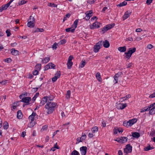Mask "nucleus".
<instances>
[{
	"label": "nucleus",
	"mask_w": 155,
	"mask_h": 155,
	"mask_svg": "<svg viewBox=\"0 0 155 155\" xmlns=\"http://www.w3.org/2000/svg\"><path fill=\"white\" fill-rule=\"evenodd\" d=\"M17 117L18 119H21L22 117V114L20 110H19L17 113Z\"/></svg>",
	"instance_id": "obj_28"
},
{
	"label": "nucleus",
	"mask_w": 155,
	"mask_h": 155,
	"mask_svg": "<svg viewBox=\"0 0 155 155\" xmlns=\"http://www.w3.org/2000/svg\"><path fill=\"white\" fill-rule=\"evenodd\" d=\"M46 98L44 97L42 98V100L40 102V105L42 106L45 104V103H47V99Z\"/></svg>",
	"instance_id": "obj_19"
},
{
	"label": "nucleus",
	"mask_w": 155,
	"mask_h": 155,
	"mask_svg": "<svg viewBox=\"0 0 155 155\" xmlns=\"http://www.w3.org/2000/svg\"><path fill=\"white\" fill-rule=\"evenodd\" d=\"M50 60L49 57H45L43 60H42L43 63H46L48 62Z\"/></svg>",
	"instance_id": "obj_29"
},
{
	"label": "nucleus",
	"mask_w": 155,
	"mask_h": 155,
	"mask_svg": "<svg viewBox=\"0 0 155 155\" xmlns=\"http://www.w3.org/2000/svg\"><path fill=\"white\" fill-rule=\"evenodd\" d=\"M28 23L27 25L30 28H33L35 26L34 22H31V21H28Z\"/></svg>",
	"instance_id": "obj_23"
},
{
	"label": "nucleus",
	"mask_w": 155,
	"mask_h": 155,
	"mask_svg": "<svg viewBox=\"0 0 155 155\" xmlns=\"http://www.w3.org/2000/svg\"><path fill=\"white\" fill-rule=\"evenodd\" d=\"M60 76H61V72H60V71H57V72L55 74L54 76L56 77V78L58 79V78H60Z\"/></svg>",
	"instance_id": "obj_36"
},
{
	"label": "nucleus",
	"mask_w": 155,
	"mask_h": 155,
	"mask_svg": "<svg viewBox=\"0 0 155 155\" xmlns=\"http://www.w3.org/2000/svg\"><path fill=\"white\" fill-rule=\"evenodd\" d=\"M51 64H48L46 65L44 67V70L45 71H46L48 69H50V66Z\"/></svg>",
	"instance_id": "obj_42"
},
{
	"label": "nucleus",
	"mask_w": 155,
	"mask_h": 155,
	"mask_svg": "<svg viewBox=\"0 0 155 155\" xmlns=\"http://www.w3.org/2000/svg\"><path fill=\"white\" fill-rule=\"evenodd\" d=\"M26 3V2L24 0H22L18 3V5H21Z\"/></svg>",
	"instance_id": "obj_53"
},
{
	"label": "nucleus",
	"mask_w": 155,
	"mask_h": 155,
	"mask_svg": "<svg viewBox=\"0 0 155 155\" xmlns=\"http://www.w3.org/2000/svg\"><path fill=\"white\" fill-rule=\"evenodd\" d=\"M121 138V143H124L127 142L128 138L126 137H120Z\"/></svg>",
	"instance_id": "obj_25"
},
{
	"label": "nucleus",
	"mask_w": 155,
	"mask_h": 155,
	"mask_svg": "<svg viewBox=\"0 0 155 155\" xmlns=\"http://www.w3.org/2000/svg\"><path fill=\"white\" fill-rule=\"evenodd\" d=\"M131 97V95L130 94H128V95H126L125 96L121 98L120 99V101H121V102H123V101L126 100L127 98H130Z\"/></svg>",
	"instance_id": "obj_21"
},
{
	"label": "nucleus",
	"mask_w": 155,
	"mask_h": 155,
	"mask_svg": "<svg viewBox=\"0 0 155 155\" xmlns=\"http://www.w3.org/2000/svg\"><path fill=\"white\" fill-rule=\"evenodd\" d=\"M8 127V124L7 122H5V125H3V128L4 129H7Z\"/></svg>",
	"instance_id": "obj_45"
},
{
	"label": "nucleus",
	"mask_w": 155,
	"mask_h": 155,
	"mask_svg": "<svg viewBox=\"0 0 155 155\" xmlns=\"http://www.w3.org/2000/svg\"><path fill=\"white\" fill-rule=\"evenodd\" d=\"M92 14L93 12L92 10L87 11L85 13L86 15L89 16L90 17H91L92 16Z\"/></svg>",
	"instance_id": "obj_30"
},
{
	"label": "nucleus",
	"mask_w": 155,
	"mask_h": 155,
	"mask_svg": "<svg viewBox=\"0 0 155 155\" xmlns=\"http://www.w3.org/2000/svg\"><path fill=\"white\" fill-rule=\"evenodd\" d=\"M118 50L120 52H124L126 51V47L125 46L120 47L118 48Z\"/></svg>",
	"instance_id": "obj_20"
},
{
	"label": "nucleus",
	"mask_w": 155,
	"mask_h": 155,
	"mask_svg": "<svg viewBox=\"0 0 155 155\" xmlns=\"http://www.w3.org/2000/svg\"><path fill=\"white\" fill-rule=\"evenodd\" d=\"M37 114L36 113H35L34 112H33L32 113V114L30 115L29 117L28 118L29 120H31V121H32L34 120V117Z\"/></svg>",
	"instance_id": "obj_17"
},
{
	"label": "nucleus",
	"mask_w": 155,
	"mask_h": 155,
	"mask_svg": "<svg viewBox=\"0 0 155 155\" xmlns=\"http://www.w3.org/2000/svg\"><path fill=\"white\" fill-rule=\"evenodd\" d=\"M48 5L49 6L53 7H56L57 6V5L55 4L54 3H48Z\"/></svg>",
	"instance_id": "obj_44"
},
{
	"label": "nucleus",
	"mask_w": 155,
	"mask_h": 155,
	"mask_svg": "<svg viewBox=\"0 0 155 155\" xmlns=\"http://www.w3.org/2000/svg\"><path fill=\"white\" fill-rule=\"evenodd\" d=\"M137 120L136 119H134L130 120L127 123H129V126H131L132 125L136 123Z\"/></svg>",
	"instance_id": "obj_15"
},
{
	"label": "nucleus",
	"mask_w": 155,
	"mask_h": 155,
	"mask_svg": "<svg viewBox=\"0 0 155 155\" xmlns=\"http://www.w3.org/2000/svg\"><path fill=\"white\" fill-rule=\"evenodd\" d=\"M58 45V43L55 42L53 45L52 46V48L53 49H56L57 48V46Z\"/></svg>",
	"instance_id": "obj_46"
},
{
	"label": "nucleus",
	"mask_w": 155,
	"mask_h": 155,
	"mask_svg": "<svg viewBox=\"0 0 155 155\" xmlns=\"http://www.w3.org/2000/svg\"><path fill=\"white\" fill-rule=\"evenodd\" d=\"M49 64H51L50 65V68H55V65L52 63H49Z\"/></svg>",
	"instance_id": "obj_56"
},
{
	"label": "nucleus",
	"mask_w": 155,
	"mask_h": 155,
	"mask_svg": "<svg viewBox=\"0 0 155 155\" xmlns=\"http://www.w3.org/2000/svg\"><path fill=\"white\" fill-rule=\"evenodd\" d=\"M151 109L149 111V114L150 115H153L155 114V103L150 104Z\"/></svg>",
	"instance_id": "obj_6"
},
{
	"label": "nucleus",
	"mask_w": 155,
	"mask_h": 155,
	"mask_svg": "<svg viewBox=\"0 0 155 155\" xmlns=\"http://www.w3.org/2000/svg\"><path fill=\"white\" fill-rule=\"evenodd\" d=\"M155 97V93H154L153 94L150 95L149 96L150 98H153Z\"/></svg>",
	"instance_id": "obj_62"
},
{
	"label": "nucleus",
	"mask_w": 155,
	"mask_h": 155,
	"mask_svg": "<svg viewBox=\"0 0 155 155\" xmlns=\"http://www.w3.org/2000/svg\"><path fill=\"white\" fill-rule=\"evenodd\" d=\"M9 5H9V4H8V3L6 4L3 5L0 8V12H2L3 10L7 9Z\"/></svg>",
	"instance_id": "obj_14"
},
{
	"label": "nucleus",
	"mask_w": 155,
	"mask_h": 155,
	"mask_svg": "<svg viewBox=\"0 0 155 155\" xmlns=\"http://www.w3.org/2000/svg\"><path fill=\"white\" fill-rule=\"evenodd\" d=\"M48 128V126L46 125H44V126H43L42 127V128L41 129V130H46Z\"/></svg>",
	"instance_id": "obj_57"
},
{
	"label": "nucleus",
	"mask_w": 155,
	"mask_h": 155,
	"mask_svg": "<svg viewBox=\"0 0 155 155\" xmlns=\"http://www.w3.org/2000/svg\"><path fill=\"white\" fill-rule=\"evenodd\" d=\"M79 153L76 150H73L71 153V155H79Z\"/></svg>",
	"instance_id": "obj_38"
},
{
	"label": "nucleus",
	"mask_w": 155,
	"mask_h": 155,
	"mask_svg": "<svg viewBox=\"0 0 155 155\" xmlns=\"http://www.w3.org/2000/svg\"><path fill=\"white\" fill-rule=\"evenodd\" d=\"M98 22H94L92 25L90 26V28L91 29H93L96 28L100 27V25H98Z\"/></svg>",
	"instance_id": "obj_10"
},
{
	"label": "nucleus",
	"mask_w": 155,
	"mask_h": 155,
	"mask_svg": "<svg viewBox=\"0 0 155 155\" xmlns=\"http://www.w3.org/2000/svg\"><path fill=\"white\" fill-rule=\"evenodd\" d=\"M86 64V62L85 61H82L80 65V67L81 68H83L84 66Z\"/></svg>",
	"instance_id": "obj_37"
},
{
	"label": "nucleus",
	"mask_w": 155,
	"mask_h": 155,
	"mask_svg": "<svg viewBox=\"0 0 155 155\" xmlns=\"http://www.w3.org/2000/svg\"><path fill=\"white\" fill-rule=\"evenodd\" d=\"M122 73L121 72H118L117 74H116L114 77V81H115V83H117L118 81V78L120 77L121 75L122 74Z\"/></svg>",
	"instance_id": "obj_11"
},
{
	"label": "nucleus",
	"mask_w": 155,
	"mask_h": 155,
	"mask_svg": "<svg viewBox=\"0 0 155 155\" xmlns=\"http://www.w3.org/2000/svg\"><path fill=\"white\" fill-rule=\"evenodd\" d=\"M127 3L125 1H124L122 2L121 3H120V4H118L117 5V7H122L126 5H127Z\"/></svg>",
	"instance_id": "obj_33"
},
{
	"label": "nucleus",
	"mask_w": 155,
	"mask_h": 155,
	"mask_svg": "<svg viewBox=\"0 0 155 155\" xmlns=\"http://www.w3.org/2000/svg\"><path fill=\"white\" fill-rule=\"evenodd\" d=\"M143 108L144 109V110H145V111H147L149 110L150 111V110L151 109L150 105L149 106H147L144 107Z\"/></svg>",
	"instance_id": "obj_47"
},
{
	"label": "nucleus",
	"mask_w": 155,
	"mask_h": 155,
	"mask_svg": "<svg viewBox=\"0 0 155 155\" xmlns=\"http://www.w3.org/2000/svg\"><path fill=\"white\" fill-rule=\"evenodd\" d=\"M86 137V135L84 134L80 138V140H81L82 141L85 140Z\"/></svg>",
	"instance_id": "obj_49"
},
{
	"label": "nucleus",
	"mask_w": 155,
	"mask_h": 155,
	"mask_svg": "<svg viewBox=\"0 0 155 155\" xmlns=\"http://www.w3.org/2000/svg\"><path fill=\"white\" fill-rule=\"evenodd\" d=\"M31 101V98L30 97H26L24 98H23L22 99L20 100L21 102H23L26 103V104H29V102Z\"/></svg>",
	"instance_id": "obj_7"
},
{
	"label": "nucleus",
	"mask_w": 155,
	"mask_h": 155,
	"mask_svg": "<svg viewBox=\"0 0 155 155\" xmlns=\"http://www.w3.org/2000/svg\"><path fill=\"white\" fill-rule=\"evenodd\" d=\"M127 106V104L119 103L117 106V108L119 109L122 110Z\"/></svg>",
	"instance_id": "obj_12"
},
{
	"label": "nucleus",
	"mask_w": 155,
	"mask_h": 155,
	"mask_svg": "<svg viewBox=\"0 0 155 155\" xmlns=\"http://www.w3.org/2000/svg\"><path fill=\"white\" fill-rule=\"evenodd\" d=\"M129 50L127 52L125 53V54H126L125 57L128 59H129L132 54L135 52L136 48H130L129 49Z\"/></svg>",
	"instance_id": "obj_2"
},
{
	"label": "nucleus",
	"mask_w": 155,
	"mask_h": 155,
	"mask_svg": "<svg viewBox=\"0 0 155 155\" xmlns=\"http://www.w3.org/2000/svg\"><path fill=\"white\" fill-rule=\"evenodd\" d=\"M41 64H37L35 67V69L39 71L41 69Z\"/></svg>",
	"instance_id": "obj_27"
},
{
	"label": "nucleus",
	"mask_w": 155,
	"mask_h": 155,
	"mask_svg": "<svg viewBox=\"0 0 155 155\" xmlns=\"http://www.w3.org/2000/svg\"><path fill=\"white\" fill-rule=\"evenodd\" d=\"M66 42V41L65 39H63L61 40L59 42L60 45H63Z\"/></svg>",
	"instance_id": "obj_48"
},
{
	"label": "nucleus",
	"mask_w": 155,
	"mask_h": 155,
	"mask_svg": "<svg viewBox=\"0 0 155 155\" xmlns=\"http://www.w3.org/2000/svg\"><path fill=\"white\" fill-rule=\"evenodd\" d=\"M152 0H147L146 1V4L148 5H149L150 4V3L152 2Z\"/></svg>",
	"instance_id": "obj_58"
},
{
	"label": "nucleus",
	"mask_w": 155,
	"mask_h": 155,
	"mask_svg": "<svg viewBox=\"0 0 155 155\" xmlns=\"http://www.w3.org/2000/svg\"><path fill=\"white\" fill-rule=\"evenodd\" d=\"M153 47V46L151 44H149L147 46V48L149 49H151Z\"/></svg>",
	"instance_id": "obj_63"
},
{
	"label": "nucleus",
	"mask_w": 155,
	"mask_h": 155,
	"mask_svg": "<svg viewBox=\"0 0 155 155\" xmlns=\"http://www.w3.org/2000/svg\"><path fill=\"white\" fill-rule=\"evenodd\" d=\"M94 136V135L92 133H89L88 134V136L90 138H92Z\"/></svg>",
	"instance_id": "obj_60"
},
{
	"label": "nucleus",
	"mask_w": 155,
	"mask_h": 155,
	"mask_svg": "<svg viewBox=\"0 0 155 155\" xmlns=\"http://www.w3.org/2000/svg\"><path fill=\"white\" fill-rule=\"evenodd\" d=\"M87 148L86 147L83 146L80 148L81 154L82 155H85L87 150Z\"/></svg>",
	"instance_id": "obj_9"
},
{
	"label": "nucleus",
	"mask_w": 155,
	"mask_h": 155,
	"mask_svg": "<svg viewBox=\"0 0 155 155\" xmlns=\"http://www.w3.org/2000/svg\"><path fill=\"white\" fill-rule=\"evenodd\" d=\"M96 77L98 81L101 82L102 80L99 72H97L96 74Z\"/></svg>",
	"instance_id": "obj_22"
},
{
	"label": "nucleus",
	"mask_w": 155,
	"mask_h": 155,
	"mask_svg": "<svg viewBox=\"0 0 155 155\" xmlns=\"http://www.w3.org/2000/svg\"><path fill=\"white\" fill-rule=\"evenodd\" d=\"M12 61V59L10 58H6L5 60V61L8 63H9Z\"/></svg>",
	"instance_id": "obj_50"
},
{
	"label": "nucleus",
	"mask_w": 155,
	"mask_h": 155,
	"mask_svg": "<svg viewBox=\"0 0 155 155\" xmlns=\"http://www.w3.org/2000/svg\"><path fill=\"white\" fill-rule=\"evenodd\" d=\"M36 123L34 120L31 121V122L28 124V126L29 127H32Z\"/></svg>",
	"instance_id": "obj_26"
},
{
	"label": "nucleus",
	"mask_w": 155,
	"mask_h": 155,
	"mask_svg": "<svg viewBox=\"0 0 155 155\" xmlns=\"http://www.w3.org/2000/svg\"><path fill=\"white\" fill-rule=\"evenodd\" d=\"M90 18V17L89 16L86 15V16L84 18V19H85L86 20H88Z\"/></svg>",
	"instance_id": "obj_64"
},
{
	"label": "nucleus",
	"mask_w": 155,
	"mask_h": 155,
	"mask_svg": "<svg viewBox=\"0 0 155 155\" xmlns=\"http://www.w3.org/2000/svg\"><path fill=\"white\" fill-rule=\"evenodd\" d=\"M71 95V91L70 90H68L67 91V93L66 94L65 97L67 99H69Z\"/></svg>",
	"instance_id": "obj_35"
},
{
	"label": "nucleus",
	"mask_w": 155,
	"mask_h": 155,
	"mask_svg": "<svg viewBox=\"0 0 155 155\" xmlns=\"http://www.w3.org/2000/svg\"><path fill=\"white\" fill-rule=\"evenodd\" d=\"M132 150V147L129 144H127L124 149V152L127 154L130 153Z\"/></svg>",
	"instance_id": "obj_5"
},
{
	"label": "nucleus",
	"mask_w": 155,
	"mask_h": 155,
	"mask_svg": "<svg viewBox=\"0 0 155 155\" xmlns=\"http://www.w3.org/2000/svg\"><path fill=\"white\" fill-rule=\"evenodd\" d=\"M11 51L12 54L13 55L17 56L18 54L19 51L14 48L11 49Z\"/></svg>",
	"instance_id": "obj_16"
},
{
	"label": "nucleus",
	"mask_w": 155,
	"mask_h": 155,
	"mask_svg": "<svg viewBox=\"0 0 155 155\" xmlns=\"http://www.w3.org/2000/svg\"><path fill=\"white\" fill-rule=\"evenodd\" d=\"M102 43V41H100L94 46V51L95 53L98 52L101 46V44Z\"/></svg>",
	"instance_id": "obj_3"
},
{
	"label": "nucleus",
	"mask_w": 155,
	"mask_h": 155,
	"mask_svg": "<svg viewBox=\"0 0 155 155\" xmlns=\"http://www.w3.org/2000/svg\"><path fill=\"white\" fill-rule=\"evenodd\" d=\"M39 73V71L35 70L33 72V74L34 75H36L38 74Z\"/></svg>",
	"instance_id": "obj_52"
},
{
	"label": "nucleus",
	"mask_w": 155,
	"mask_h": 155,
	"mask_svg": "<svg viewBox=\"0 0 155 155\" xmlns=\"http://www.w3.org/2000/svg\"><path fill=\"white\" fill-rule=\"evenodd\" d=\"M44 31V30L43 28H37L36 30L37 32H43Z\"/></svg>",
	"instance_id": "obj_55"
},
{
	"label": "nucleus",
	"mask_w": 155,
	"mask_h": 155,
	"mask_svg": "<svg viewBox=\"0 0 155 155\" xmlns=\"http://www.w3.org/2000/svg\"><path fill=\"white\" fill-rule=\"evenodd\" d=\"M114 25L115 24L114 23L110 24L107 25L108 27V28L109 29H110L113 28V27H114Z\"/></svg>",
	"instance_id": "obj_39"
},
{
	"label": "nucleus",
	"mask_w": 155,
	"mask_h": 155,
	"mask_svg": "<svg viewBox=\"0 0 155 155\" xmlns=\"http://www.w3.org/2000/svg\"><path fill=\"white\" fill-rule=\"evenodd\" d=\"M78 21V19H76L74 21L73 24L72 25V27H74V29H75V28H76L77 27Z\"/></svg>",
	"instance_id": "obj_31"
},
{
	"label": "nucleus",
	"mask_w": 155,
	"mask_h": 155,
	"mask_svg": "<svg viewBox=\"0 0 155 155\" xmlns=\"http://www.w3.org/2000/svg\"><path fill=\"white\" fill-rule=\"evenodd\" d=\"M150 135L152 137L155 136V130L153 131L151 133H150Z\"/></svg>",
	"instance_id": "obj_61"
},
{
	"label": "nucleus",
	"mask_w": 155,
	"mask_h": 155,
	"mask_svg": "<svg viewBox=\"0 0 155 155\" xmlns=\"http://www.w3.org/2000/svg\"><path fill=\"white\" fill-rule=\"evenodd\" d=\"M57 107V103L48 101L45 106V109L47 110V113L48 114H52Z\"/></svg>",
	"instance_id": "obj_1"
},
{
	"label": "nucleus",
	"mask_w": 155,
	"mask_h": 155,
	"mask_svg": "<svg viewBox=\"0 0 155 155\" xmlns=\"http://www.w3.org/2000/svg\"><path fill=\"white\" fill-rule=\"evenodd\" d=\"M131 12H130V11H126L122 17L123 20H124L129 17L131 15Z\"/></svg>",
	"instance_id": "obj_8"
},
{
	"label": "nucleus",
	"mask_w": 155,
	"mask_h": 155,
	"mask_svg": "<svg viewBox=\"0 0 155 155\" xmlns=\"http://www.w3.org/2000/svg\"><path fill=\"white\" fill-rule=\"evenodd\" d=\"M109 29L108 28V27L107 25L105 26L103 29H102V31H103V33L104 34L105 32L106 31H107L109 30Z\"/></svg>",
	"instance_id": "obj_40"
},
{
	"label": "nucleus",
	"mask_w": 155,
	"mask_h": 155,
	"mask_svg": "<svg viewBox=\"0 0 155 155\" xmlns=\"http://www.w3.org/2000/svg\"><path fill=\"white\" fill-rule=\"evenodd\" d=\"M123 131L122 130H119L118 129H114V132L115 134H117L118 132L119 133H122L123 132Z\"/></svg>",
	"instance_id": "obj_43"
},
{
	"label": "nucleus",
	"mask_w": 155,
	"mask_h": 155,
	"mask_svg": "<svg viewBox=\"0 0 155 155\" xmlns=\"http://www.w3.org/2000/svg\"><path fill=\"white\" fill-rule=\"evenodd\" d=\"M132 136L134 137L138 138L140 137V134L139 133L137 132H134L132 133Z\"/></svg>",
	"instance_id": "obj_24"
},
{
	"label": "nucleus",
	"mask_w": 155,
	"mask_h": 155,
	"mask_svg": "<svg viewBox=\"0 0 155 155\" xmlns=\"http://www.w3.org/2000/svg\"><path fill=\"white\" fill-rule=\"evenodd\" d=\"M45 97L46 98V99H47V102L48 101L51 102L54 98V97L53 95H49Z\"/></svg>",
	"instance_id": "obj_18"
},
{
	"label": "nucleus",
	"mask_w": 155,
	"mask_h": 155,
	"mask_svg": "<svg viewBox=\"0 0 155 155\" xmlns=\"http://www.w3.org/2000/svg\"><path fill=\"white\" fill-rule=\"evenodd\" d=\"M73 58L74 57L72 55H71L69 57L67 64L68 69H70L73 64V63L72 61V60Z\"/></svg>",
	"instance_id": "obj_4"
},
{
	"label": "nucleus",
	"mask_w": 155,
	"mask_h": 155,
	"mask_svg": "<svg viewBox=\"0 0 155 155\" xmlns=\"http://www.w3.org/2000/svg\"><path fill=\"white\" fill-rule=\"evenodd\" d=\"M98 130V127L97 126L93 127L91 129V131L92 133H95Z\"/></svg>",
	"instance_id": "obj_32"
},
{
	"label": "nucleus",
	"mask_w": 155,
	"mask_h": 155,
	"mask_svg": "<svg viewBox=\"0 0 155 155\" xmlns=\"http://www.w3.org/2000/svg\"><path fill=\"white\" fill-rule=\"evenodd\" d=\"M58 79L55 76H54V77L52 78V81H53V82H54L56 81Z\"/></svg>",
	"instance_id": "obj_59"
},
{
	"label": "nucleus",
	"mask_w": 155,
	"mask_h": 155,
	"mask_svg": "<svg viewBox=\"0 0 155 155\" xmlns=\"http://www.w3.org/2000/svg\"><path fill=\"white\" fill-rule=\"evenodd\" d=\"M28 21H31V22H35V19L33 17L30 16L28 19Z\"/></svg>",
	"instance_id": "obj_41"
},
{
	"label": "nucleus",
	"mask_w": 155,
	"mask_h": 155,
	"mask_svg": "<svg viewBox=\"0 0 155 155\" xmlns=\"http://www.w3.org/2000/svg\"><path fill=\"white\" fill-rule=\"evenodd\" d=\"M150 146L149 145V146H148L147 147H145L144 148V150L145 151H147L150 150Z\"/></svg>",
	"instance_id": "obj_54"
},
{
	"label": "nucleus",
	"mask_w": 155,
	"mask_h": 155,
	"mask_svg": "<svg viewBox=\"0 0 155 155\" xmlns=\"http://www.w3.org/2000/svg\"><path fill=\"white\" fill-rule=\"evenodd\" d=\"M10 31V30L9 29H8L6 31V33L7 34V37H9L11 35Z\"/></svg>",
	"instance_id": "obj_51"
},
{
	"label": "nucleus",
	"mask_w": 155,
	"mask_h": 155,
	"mask_svg": "<svg viewBox=\"0 0 155 155\" xmlns=\"http://www.w3.org/2000/svg\"><path fill=\"white\" fill-rule=\"evenodd\" d=\"M102 43L101 44V46L103 44L105 48H107L110 46V44L109 41L107 40H105L104 41H102Z\"/></svg>",
	"instance_id": "obj_13"
},
{
	"label": "nucleus",
	"mask_w": 155,
	"mask_h": 155,
	"mask_svg": "<svg viewBox=\"0 0 155 155\" xmlns=\"http://www.w3.org/2000/svg\"><path fill=\"white\" fill-rule=\"evenodd\" d=\"M75 29H72L71 28H67L65 29V31L67 32H69L71 31V32L73 33L75 31Z\"/></svg>",
	"instance_id": "obj_34"
}]
</instances>
